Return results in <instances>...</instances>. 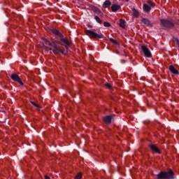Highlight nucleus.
Listing matches in <instances>:
<instances>
[{"mask_svg":"<svg viewBox=\"0 0 179 179\" xmlns=\"http://www.w3.org/2000/svg\"><path fill=\"white\" fill-rule=\"evenodd\" d=\"M82 178V173H78L77 176L75 177V179H80Z\"/></svg>","mask_w":179,"mask_h":179,"instance_id":"5701e85b","label":"nucleus"},{"mask_svg":"<svg viewBox=\"0 0 179 179\" xmlns=\"http://www.w3.org/2000/svg\"><path fill=\"white\" fill-rule=\"evenodd\" d=\"M78 1H83V0H78Z\"/></svg>","mask_w":179,"mask_h":179,"instance_id":"c85d7f7f","label":"nucleus"},{"mask_svg":"<svg viewBox=\"0 0 179 179\" xmlns=\"http://www.w3.org/2000/svg\"><path fill=\"white\" fill-rule=\"evenodd\" d=\"M106 87H107L108 89H111V84L110 83H106L105 84Z\"/></svg>","mask_w":179,"mask_h":179,"instance_id":"393cba45","label":"nucleus"},{"mask_svg":"<svg viewBox=\"0 0 179 179\" xmlns=\"http://www.w3.org/2000/svg\"><path fill=\"white\" fill-rule=\"evenodd\" d=\"M44 43L46 45V50L47 51H50V52H52V51L54 52V54H64V51H62V48H61V47L59 46V44H57V43H51V42H50L48 40L45 39L44 40Z\"/></svg>","mask_w":179,"mask_h":179,"instance_id":"f257e3e1","label":"nucleus"},{"mask_svg":"<svg viewBox=\"0 0 179 179\" xmlns=\"http://www.w3.org/2000/svg\"><path fill=\"white\" fill-rule=\"evenodd\" d=\"M174 172L171 169L169 171H161L157 175V179H174Z\"/></svg>","mask_w":179,"mask_h":179,"instance_id":"f03ea898","label":"nucleus"},{"mask_svg":"<svg viewBox=\"0 0 179 179\" xmlns=\"http://www.w3.org/2000/svg\"><path fill=\"white\" fill-rule=\"evenodd\" d=\"M109 41H110V43H113V44H114L115 45H118V41L113 38H109Z\"/></svg>","mask_w":179,"mask_h":179,"instance_id":"f3484780","label":"nucleus"},{"mask_svg":"<svg viewBox=\"0 0 179 179\" xmlns=\"http://www.w3.org/2000/svg\"><path fill=\"white\" fill-rule=\"evenodd\" d=\"M150 149L153 150V152H155V153H160V150H159V148H157L155 145H150Z\"/></svg>","mask_w":179,"mask_h":179,"instance_id":"9d476101","label":"nucleus"},{"mask_svg":"<svg viewBox=\"0 0 179 179\" xmlns=\"http://www.w3.org/2000/svg\"><path fill=\"white\" fill-rule=\"evenodd\" d=\"M148 5L150 6H152V8H153L155 6L156 4H155V3H153V1H148Z\"/></svg>","mask_w":179,"mask_h":179,"instance_id":"b1692460","label":"nucleus"},{"mask_svg":"<svg viewBox=\"0 0 179 179\" xmlns=\"http://www.w3.org/2000/svg\"><path fill=\"white\" fill-rule=\"evenodd\" d=\"M141 50L145 57H147V58H152V52H150V50H149V48H148V47L142 45Z\"/></svg>","mask_w":179,"mask_h":179,"instance_id":"39448f33","label":"nucleus"},{"mask_svg":"<svg viewBox=\"0 0 179 179\" xmlns=\"http://www.w3.org/2000/svg\"><path fill=\"white\" fill-rule=\"evenodd\" d=\"M85 34L87 36H88V37H90V38H104V35H103V34L100 33V34H97L93 31H90V30H85Z\"/></svg>","mask_w":179,"mask_h":179,"instance_id":"7ed1b4c3","label":"nucleus"},{"mask_svg":"<svg viewBox=\"0 0 179 179\" xmlns=\"http://www.w3.org/2000/svg\"><path fill=\"white\" fill-rule=\"evenodd\" d=\"M109 6H111V1L109 0H106L103 4V8H107Z\"/></svg>","mask_w":179,"mask_h":179,"instance_id":"2eb2a0df","label":"nucleus"},{"mask_svg":"<svg viewBox=\"0 0 179 179\" xmlns=\"http://www.w3.org/2000/svg\"><path fill=\"white\" fill-rule=\"evenodd\" d=\"M174 41H176V44H178V45H179V41H178V39L176 38V39L174 40Z\"/></svg>","mask_w":179,"mask_h":179,"instance_id":"a878e982","label":"nucleus"},{"mask_svg":"<svg viewBox=\"0 0 179 179\" xmlns=\"http://www.w3.org/2000/svg\"><path fill=\"white\" fill-rule=\"evenodd\" d=\"M103 26L104 27H111V24H110V22H104Z\"/></svg>","mask_w":179,"mask_h":179,"instance_id":"412c9836","label":"nucleus"},{"mask_svg":"<svg viewBox=\"0 0 179 179\" xmlns=\"http://www.w3.org/2000/svg\"><path fill=\"white\" fill-rule=\"evenodd\" d=\"M87 27H90V29H92V25H90V24H87Z\"/></svg>","mask_w":179,"mask_h":179,"instance_id":"bb28decb","label":"nucleus"},{"mask_svg":"<svg viewBox=\"0 0 179 179\" xmlns=\"http://www.w3.org/2000/svg\"><path fill=\"white\" fill-rule=\"evenodd\" d=\"M94 19L97 22V23H99V24H101V20H100V17H99V16L96 15L94 17Z\"/></svg>","mask_w":179,"mask_h":179,"instance_id":"aec40b11","label":"nucleus"},{"mask_svg":"<svg viewBox=\"0 0 179 179\" xmlns=\"http://www.w3.org/2000/svg\"><path fill=\"white\" fill-rule=\"evenodd\" d=\"M161 25L167 29H173L174 27V22L167 20H160Z\"/></svg>","mask_w":179,"mask_h":179,"instance_id":"20e7f679","label":"nucleus"},{"mask_svg":"<svg viewBox=\"0 0 179 179\" xmlns=\"http://www.w3.org/2000/svg\"><path fill=\"white\" fill-rule=\"evenodd\" d=\"M31 103L32 104V106H34V107H36L37 110H40V106L38 104L36 103L34 101H31Z\"/></svg>","mask_w":179,"mask_h":179,"instance_id":"6ab92c4d","label":"nucleus"},{"mask_svg":"<svg viewBox=\"0 0 179 179\" xmlns=\"http://www.w3.org/2000/svg\"><path fill=\"white\" fill-rule=\"evenodd\" d=\"M94 12H96V13H98V14L101 13V10H100V9H99L96 7L94 8Z\"/></svg>","mask_w":179,"mask_h":179,"instance_id":"4be33fe9","label":"nucleus"},{"mask_svg":"<svg viewBox=\"0 0 179 179\" xmlns=\"http://www.w3.org/2000/svg\"><path fill=\"white\" fill-rule=\"evenodd\" d=\"M10 78L14 80V82H17L21 86H23V81H22V79H20V77H19L17 74H11Z\"/></svg>","mask_w":179,"mask_h":179,"instance_id":"423d86ee","label":"nucleus"},{"mask_svg":"<svg viewBox=\"0 0 179 179\" xmlns=\"http://www.w3.org/2000/svg\"><path fill=\"white\" fill-rule=\"evenodd\" d=\"M142 23L144 24H146V26H152V24H150V21L146 18H143L141 20Z\"/></svg>","mask_w":179,"mask_h":179,"instance_id":"4468645a","label":"nucleus"},{"mask_svg":"<svg viewBox=\"0 0 179 179\" xmlns=\"http://www.w3.org/2000/svg\"><path fill=\"white\" fill-rule=\"evenodd\" d=\"M60 41H62V45H64V47H69L71 45V42L65 38H61Z\"/></svg>","mask_w":179,"mask_h":179,"instance_id":"0eeeda50","label":"nucleus"},{"mask_svg":"<svg viewBox=\"0 0 179 179\" xmlns=\"http://www.w3.org/2000/svg\"><path fill=\"white\" fill-rule=\"evenodd\" d=\"M112 12H117V10H120L121 9V6L113 4L111 6Z\"/></svg>","mask_w":179,"mask_h":179,"instance_id":"9b49d317","label":"nucleus"},{"mask_svg":"<svg viewBox=\"0 0 179 179\" xmlns=\"http://www.w3.org/2000/svg\"><path fill=\"white\" fill-rule=\"evenodd\" d=\"M126 2H129V0H126Z\"/></svg>","mask_w":179,"mask_h":179,"instance_id":"cd10ccee","label":"nucleus"},{"mask_svg":"<svg viewBox=\"0 0 179 179\" xmlns=\"http://www.w3.org/2000/svg\"><path fill=\"white\" fill-rule=\"evenodd\" d=\"M103 121L108 125L111 124V121H113V117L110 115L106 116L103 117Z\"/></svg>","mask_w":179,"mask_h":179,"instance_id":"6e6552de","label":"nucleus"},{"mask_svg":"<svg viewBox=\"0 0 179 179\" xmlns=\"http://www.w3.org/2000/svg\"><path fill=\"white\" fill-rule=\"evenodd\" d=\"M132 12L135 17H139V12L136 9L132 8Z\"/></svg>","mask_w":179,"mask_h":179,"instance_id":"dca6fc26","label":"nucleus"},{"mask_svg":"<svg viewBox=\"0 0 179 179\" xmlns=\"http://www.w3.org/2000/svg\"><path fill=\"white\" fill-rule=\"evenodd\" d=\"M151 9L152 8H150V6L149 5L143 4V10H144V12H146L148 13L150 12Z\"/></svg>","mask_w":179,"mask_h":179,"instance_id":"ddd939ff","label":"nucleus"},{"mask_svg":"<svg viewBox=\"0 0 179 179\" xmlns=\"http://www.w3.org/2000/svg\"><path fill=\"white\" fill-rule=\"evenodd\" d=\"M169 71L174 75H179L178 70L176 69V67H174V66H173V65H171L169 66Z\"/></svg>","mask_w":179,"mask_h":179,"instance_id":"1a4fd4ad","label":"nucleus"},{"mask_svg":"<svg viewBox=\"0 0 179 179\" xmlns=\"http://www.w3.org/2000/svg\"><path fill=\"white\" fill-rule=\"evenodd\" d=\"M120 27H122V29H124V27H125V20H120Z\"/></svg>","mask_w":179,"mask_h":179,"instance_id":"a211bd4d","label":"nucleus"},{"mask_svg":"<svg viewBox=\"0 0 179 179\" xmlns=\"http://www.w3.org/2000/svg\"><path fill=\"white\" fill-rule=\"evenodd\" d=\"M52 33L54 34L55 36H57L58 37H62V34H61L60 31L57 30L56 29H52Z\"/></svg>","mask_w":179,"mask_h":179,"instance_id":"f8f14e48","label":"nucleus"}]
</instances>
